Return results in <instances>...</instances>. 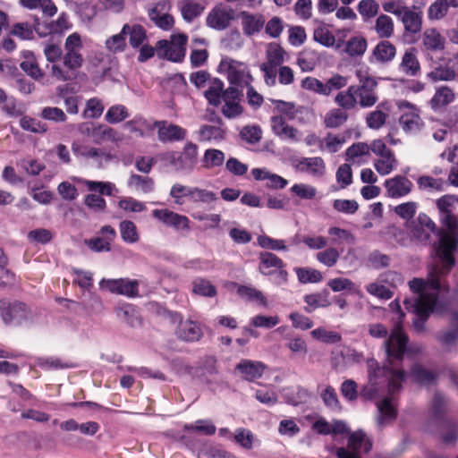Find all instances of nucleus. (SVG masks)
Returning a JSON list of instances; mask_svg holds the SVG:
<instances>
[{"label": "nucleus", "instance_id": "obj_1", "mask_svg": "<svg viewBox=\"0 0 458 458\" xmlns=\"http://www.w3.org/2000/svg\"><path fill=\"white\" fill-rule=\"evenodd\" d=\"M458 202L453 195H445L437 202L440 220L447 231L438 233V242L435 244L436 255L441 267L436 265L428 272L427 280L414 278L409 282L411 290L416 294L413 299L405 300V308L416 316L414 328L418 332L424 330V325L433 312H441L437 306V296L442 287L440 279L450 272L455 264L454 252L458 247V219L452 213V207Z\"/></svg>", "mask_w": 458, "mask_h": 458}, {"label": "nucleus", "instance_id": "obj_2", "mask_svg": "<svg viewBox=\"0 0 458 458\" xmlns=\"http://www.w3.org/2000/svg\"><path fill=\"white\" fill-rule=\"evenodd\" d=\"M407 344L408 337L397 325L384 344L387 355L385 365L379 367L375 359L367 360L369 381L361 389L360 395L368 400L374 399L387 382L388 395L377 403V424L379 428L390 424L396 417L393 395L401 389L405 377L404 371L396 362L403 360Z\"/></svg>", "mask_w": 458, "mask_h": 458}, {"label": "nucleus", "instance_id": "obj_3", "mask_svg": "<svg viewBox=\"0 0 458 458\" xmlns=\"http://www.w3.org/2000/svg\"><path fill=\"white\" fill-rule=\"evenodd\" d=\"M71 180L79 184H83L91 192H98L99 195L90 193L85 196L83 203L90 210L96 213H103L106 209V201L100 195L113 196L117 191L116 186L111 182L91 181L81 177L72 176Z\"/></svg>", "mask_w": 458, "mask_h": 458}, {"label": "nucleus", "instance_id": "obj_4", "mask_svg": "<svg viewBox=\"0 0 458 458\" xmlns=\"http://www.w3.org/2000/svg\"><path fill=\"white\" fill-rule=\"evenodd\" d=\"M158 158L177 172L191 171L197 164L198 146L195 143L187 142L182 152L167 151L158 155Z\"/></svg>", "mask_w": 458, "mask_h": 458}, {"label": "nucleus", "instance_id": "obj_5", "mask_svg": "<svg viewBox=\"0 0 458 458\" xmlns=\"http://www.w3.org/2000/svg\"><path fill=\"white\" fill-rule=\"evenodd\" d=\"M355 75L359 81L358 85H352L355 91V98L362 108L373 106L378 100L377 94V82L364 69H358Z\"/></svg>", "mask_w": 458, "mask_h": 458}, {"label": "nucleus", "instance_id": "obj_6", "mask_svg": "<svg viewBox=\"0 0 458 458\" xmlns=\"http://www.w3.org/2000/svg\"><path fill=\"white\" fill-rule=\"evenodd\" d=\"M219 70L226 75L231 85L249 86L253 81L248 65L243 62L225 57L221 60Z\"/></svg>", "mask_w": 458, "mask_h": 458}, {"label": "nucleus", "instance_id": "obj_7", "mask_svg": "<svg viewBox=\"0 0 458 458\" xmlns=\"http://www.w3.org/2000/svg\"><path fill=\"white\" fill-rule=\"evenodd\" d=\"M188 38L184 34L172 35L170 41L159 40L156 50L159 57L172 62H181L186 54Z\"/></svg>", "mask_w": 458, "mask_h": 458}, {"label": "nucleus", "instance_id": "obj_8", "mask_svg": "<svg viewBox=\"0 0 458 458\" xmlns=\"http://www.w3.org/2000/svg\"><path fill=\"white\" fill-rule=\"evenodd\" d=\"M259 270L264 276L276 275V284H285L288 273L285 269L284 262L276 254L268 251H263L259 256Z\"/></svg>", "mask_w": 458, "mask_h": 458}, {"label": "nucleus", "instance_id": "obj_9", "mask_svg": "<svg viewBox=\"0 0 458 458\" xmlns=\"http://www.w3.org/2000/svg\"><path fill=\"white\" fill-rule=\"evenodd\" d=\"M372 444L362 430H357L351 434L347 447L336 450L338 458H360L362 454L371 449Z\"/></svg>", "mask_w": 458, "mask_h": 458}, {"label": "nucleus", "instance_id": "obj_10", "mask_svg": "<svg viewBox=\"0 0 458 458\" xmlns=\"http://www.w3.org/2000/svg\"><path fill=\"white\" fill-rule=\"evenodd\" d=\"M235 18L234 10L224 4L214 6L206 18L208 27L216 30H226Z\"/></svg>", "mask_w": 458, "mask_h": 458}, {"label": "nucleus", "instance_id": "obj_11", "mask_svg": "<svg viewBox=\"0 0 458 458\" xmlns=\"http://www.w3.org/2000/svg\"><path fill=\"white\" fill-rule=\"evenodd\" d=\"M99 287L111 293L124 295L129 298L139 295V282L129 278L105 279L99 282Z\"/></svg>", "mask_w": 458, "mask_h": 458}, {"label": "nucleus", "instance_id": "obj_12", "mask_svg": "<svg viewBox=\"0 0 458 458\" xmlns=\"http://www.w3.org/2000/svg\"><path fill=\"white\" fill-rule=\"evenodd\" d=\"M242 92L237 88L230 86L223 92L224 105L222 114L229 119L241 115L243 108L241 105Z\"/></svg>", "mask_w": 458, "mask_h": 458}, {"label": "nucleus", "instance_id": "obj_13", "mask_svg": "<svg viewBox=\"0 0 458 458\" xmlns=\"http://www.w3.org/2000/svg\"><path fill=\"white\" fill-rule=\"evenodd\" d=\"M170 4L167 0H160L148 9V17L154 24L164 30L174 27V17L169 14Z\"/></svg>", "mask_w": 458, "mask_h": 458}, {"label": "nucleus", "instance_id": "obj_14", "mask_svg": "<svg viewBox=\"0 0 458 458\" xmlns=\"http://www.w3.org/2000/svg\"><path fill=\"white\" fill-rule=\"evenodd\" d=\"M386 194L392 199H400L409 195L413 188L412 182L404 175H395L384 182Z\"/></svg>", "mask_w": 458, "mask_h": 458}, {"label": "nucleus", "instance_id": "obj_15", "mask_svg": "<svg viewBox=\"0 0 458 458\" xmlns=\"http://www.w3.org/2000/svg\"><path fill=\"white\" fill-rule=\"evenodd\" d=\"M82 48V42L80 34L74 32L67 37L64 43V55L63 58L68 64L81 68L83 64L84 59L81 54Z\"/></svg>", "mask_w": 458, "mask_h": 458}, {"label": "nucleus", "instance_id": "obj_16", "mask_svg": "<svg viewBox=\"0 0 458 458\" xmlns=\"http://www.w3.org/2000/svg\"><path fill=\"white\" fill-rule=\"evenodd\" d=\"M72 150L76 157L92 160L97 163H101L103 160L109 161L111 159L110 154L104 148L91 147L79 141H74L72 144Z\"/></svg>", "mask_w": 458, "mask_h": 458}, {"label": "nucleus", "instance_id": "obj_17", "mask_svg": "<svg viewBox=\"0 0 458 458\" xmlns=\"http://www.w3.org/2000/svg\"><path fill=\"white\" fill-rule=\"evenodd\" d=\"M266 369L262 361L243 359L235 366L234 372L242 379L252 382L260 378Z\"/></svg>", "mask_w": 458, "mask_h": 458}, {"label": "nucleus", "instance_id": "obj_18", "mask_svg": "<svg viewBox=\"0 0 458 458\" xmlns=\"http://www.w3.org/2000/svg\"><path fill=\"white\" fill-rule=\"evenodd\" d=\"M293 166L313 177H321L326 172V164L319 157L296 158L293 161Z\"/></svg>", "mask_w": 458, "mask_h": 458}, {"label": "nucleus", "instance_id": "obj_19", "mask_svg": "<svg viewBox=\"0 0 458 458\" xmlns=\"http://www.w3.org/2000/svg\"><path fill=\"white\" fill-rule=\"evenodd\" d=\"M270 125L273 133L281 140L294 142L300 140V131L298 129L288 124L283 115L271 116Z\"/></svg>", "mask_w": 458, "mask_h": 458}, {"label": "nucleus", "instance_id": "obj_20", "mask_svg": "<svg viewBox=\"0 0 458 458\" xmlns=\"http://www.w3.org/2000/svg\"><path fill=\"white\" fill-rule=\"evenodd\" d=\"M403 106L408 108L404 111L399 119L400 126L406 133H417L420 131L424 126V123L420 118L419 112L410 103L405 102Z\"/></svg>", "mask_w": 458, "mask_h": 458}, {"label": "nucleus", "instance_id": "obj_21", "mask_svg": "<svg viewBox=\"0 0 458 458\" xmlns=\"http://www.w3.org/2000/svg\"><path fill=\"white\" fill-rule=\"evenodd\" d=\"M158 129L157 136L161 142H174L183 140L187 135V131L182 127L167 123L165 121L155 122Z\"/></svg>", "mask_w": 458, "mask_h": 458}, {"label": "nucleus", "instance_id": "obj_22", "mask_svg": "<svg viewBox=\"0 0 458 458\" xmlns=\"http://www.w3.org/2000/svg\"><path fill=\"white\" fill-rule=\"evenodd\" d=\"M155 218L176 230H189L190 220L187 216L174 213L168 209H155L152 211Z\"/></svg>", "mask_w": 458, "mask_h": 458}, {"label": "nucleus", "instance_id": "obj_23", "mask_svg": "<svg viewBox=\"0 0 458 458\" xmlns=\"http://www.w3.org/2000/svg\"><path fill=\"white\" fill-rule=\"evenodd\" d=\"M22 55L24 60L20 64L21 69L35 81L41 82L43 85H49L51 82L48 78H46L44 72L39 68L33 53L24 51Z\"/></svg>", "mask_w": 458, "mask_h": 458}, {"label": "nucleus", "instance_id": "obj_24", "mask_svg": "<svg viewBox=\"0 0 458 458\" xmlns=\"http://www.w3.org/2000/svg\"><path fill=\"white\" fill-rule=\"evenodd\" d=\"M47 68L51 77L58 81L74 80L80 69L72 64H68L64 58H62V61H58L56 64L47 65Z\"/></svg>", "mask_w": 458, "mask_h": 458}, {"label": "nucleus", "instance_id": "obj_25", "mask_svg": "<svg viewBox=\"0 0 458 458\" xmlns=\"http://www.w3.org/2000/svg\"><path fill=\"white\" fill-rule=\"evenodd\" d=\"M123 127L140 138H146L152 135L156 124L140 115H136L131 120L126 122Z\"/></svg>", "mask_w": 458, "mask_h": 458}, {"label": "nucleus", "instance_id": "obj_26", "mask_svg": "<svg viewBox=\"0 0 458 458\" xmlns=\"http://www.w3.org/2000/svg\"><path fill=\"white\" fill-rule=\"evenodd\" d=\"M176 335L183 341L195 342L201 338L203 332L199 323L187 319L180 321Z\"/></svg>", "mask_w": 458, "mask_h": 458}, {"label": "nucleus", "instance_id": "obj_27", "mask_svg": "<svg viewBox=\"0 0 458 458\" xmlns=\"http://www.w3.org/2000/svg\"><path fill=\"white\" fill-rule=\"evenodd\" d=\"M251 174L257 181H267L266 187L270 189H284L288 184L286 179L271 173L267 168H253Z\"/></svg>", "mask_w": 458, "mask_h": 458}, {"label": "nucleus", "instance_id": "obj_28", "mask_svg": "<svg viewBox=\"0 0 458 458\" xmlns=\"http://www.w3.org/2000/svg\"><path fill=\"white\" fill-rule=\"evenodd\" d=\"M346 161L351 165H360L366 163L370 157V147L365 142H358L346 149Z\"/></svg>", "mask_w": 458, "mask_h": 458}, {"label": "nucleus", "instance_id": "obj_29", "mask_svg": "<svg viewBox=\"0 0 458 458\" xmlns=\"http://www.w3.org/2000/svg\"><path fill=\"white\" fill-rule=\"evenodd\" d=\"M242 26L243 33L248 36H253L259 33L265 25V19L259 13L251 14L247 12L241 13Z\"/></svg>", "mask_w": 458, "mask_h": 458}, {"label": "nucleus", "instance_id": "obj_30", "mask_svg": "<svg viewBox=\"0 0 458 458\" xmlns=\"http://www.w3.org/2000/svg\"><path fill=\"white\" fill-rule=\"evenodd\" d=\"M454 99L455 94L453 89L447 86H441L436 89L429 105L432 110L438 111L453 103Z\"/></svg>", "mask_w": 458, "mask_h": 458}, {"label": "nucleus", "instance_id": "obj_31", "mask_svg": "<svg viewBox=\"0 0 458 458\" xmlns=\"http://www.w3.org/2000/svg\"><path fill=\"white\" fill-rule=\"evenodd\" d=\"M406 32L417 34L422 29V14L408 8L400 17Z\"/></svg>", "mask_w": 458, "mask_h": 458}, {"label": "nucleus", "instance_id": "obj_32", "mask_svg": "<svg viewBox=\"0 0 458 458\" xmlns=\"http://www.w3.org/2000/svg\"><path fill=\"white\" fill-rule=\"evenodd\" d=\"M122 32L129 36V43L133 48L140 47L147 39L146 30L140 24L126 23L123 26Z\"/></svg>", "mask_w": 458, "mask_h": 458}, {"label": "nucleus", "instance_id": "obj_33", "mask_svg": "<svg viewBox=\"0 0 458 458\" xmlns=\"http://www.w3.org/2000/svg\"><path fill=\"white\" fill-rule=\"evenodd\" d=\"M200 141L219 142L225 138V129L221 125L203 124L198 131Z\"/></svg>", "mask_w": 458, "mask_h": 458}, {"label": "nucleus", "instance_id": "obj_34", "mask_svg": "<svg viewBox=\"0 0 458 458\" xmlns=\"http://www.w3.org/2000/svg\"><path fill=\"white\" fill-rule=\"evenodd\" d=\"M422 42L424 47L431 51L442 50L445 47V38L434 28L425 30Z\"/></svg>", "mask_w": 458, "mask_h": 458}, {"label": "nucleus", "instance_id": "obj_35", "mask_svg": "<svg viewBox=\"0 0 458 458\" xmlns=\"http://www.w3.org/2000/svg\"><path fill=\"white\" fill-rule=\"evenodd\" d=\"M275 109L285 115L289 120H299V114H302L307 108L302 106H296L293 102L283 100H273Z\"/></svg>", "mask_w": 458, "mask_h": 458}, {"label": "nucleus", "instance_id": "obj_36", "mask_svg": "<svg viewBox=\"0 0 458 458\" xmlns=\"http://www.w3.org/2000/svg\"><path fill=\"white\" fill-rule=\"evenodd\" d=\"M127 186L142 193H149L154 191L155 183L152 178L132 174L127 181Z\"/></svg>", "mask_w": 458, "mask_h": 458}, {"label": "nucleus", "instance_id": "obj_37", "mask_svg": "<svg viewBox=\"0 0 458 458\" xmlns=\"http://www.w3.org/2000/svg\"><path fill=\"white\" fill-rule=\"evenodd\" d=\"M413 380L422 386H430L435 384L437 374L435 371L426 369L420 364H415L411 369Z\"/></svg>", "mask_w": 458, "mask_h": 458}, {"label": "nucleus", "instance_id": "obj_38", "mask_svg": "<svg viewBox=\"0 0 458 458\" xmlns=\"http://www.w3.org/2000/svg\"><path fill=\"white\" fill-rule=\"evenodd\" d=\"M224 91V82L214 78L209 81L208 89L204 92V96L211 106H217L221 104Z\"/></svg>", "mask_w": 458, "mask_h": 458}, {"label": "nucleus", "instance_id": "obj_39", "mask_svg": "<svg viewBox=\"0 0 458 458\" xmlns=\"http://www.w3.org/2000/svg\"><path fill=\"white\" fill-rule=\"evenodd\" d=\"M401 68L409 76H416L420 70V65L416 55V49L410 48L403 55Z\"/></svg>", "mask_w": 458, "mask_h": 458}, {"label": "nucleus", "instance_id": "obj_40", "mask_svg": "<svg viewBox=\"0 0 458 458\" xmlns=\"http://www.w3.org/2000/svg\"><path fill=\"white\" fill-rule=\"evenodd\" d=\"M396 55L395 47L387 40L380 41L373 50V55L380 63L392 61Z\"/></svg>", "mask_w": 458, "mask_h": 458}, {"label": "nucleus", "instance_id": "obj_41", "mask_svg": "<svg viewBox=\"0 0 458 458\" xmlns=\"http://www.w3.org/2000/svg\"><path fill=\"white\" fill-rule=\"evenodd\" d=\"M179 8L183 20L188 22L192 21L204 11V6L193 0H182L179 4Z\"/></svg>", "mask_w": 458, "mask_h": 458}, {"label": "nucleus", "instance_id": "obj_42", "mask_svg": "<svg viewBox=\"0 0 458 458\" xmlns=\"http://www.w3.org/2000/svg\"><path fill=\"white\" fill-rule=\"evenodd\" d=\"M225 160V155L222 150L208 148L205 150L201 158V165L206 169H213L221 166Z\"/></svg>", "mask_w": 458, "mask_h": 458}, {"label": "nucleus", "instance_id": "obj_43", "mask_svg": "<svg viewBox=\"0 0 458 458\" xmlns=\"http://www.w3.org/2000/svg\"><path fill=\"white\" fill-rule=\"evenodd\" d=\"M418 188L428 192H440L445 190L446 182L441 178L422 175L417 179Z\"/></svg>", "mask_w": 458, "mask_h": 458}, {"label": "nucleus", "instance_id": "obj_44", "mask_svg": "<svg viewBox=\"0 0 458 458\" xmlns=\"http://www.w3.org/2000/svg\"><path fill=\"white\" fill-rule=\"evenodd\" d=\"M374 30L380 38H391L394 30L393 19L386 14H380L375 21Z\"/></svg>", "mask_w": 458, "mask_h": 458}, {"label": "nucleus", "instance_id": "obj_45", "mask_svg": "<svg viewBox=\"0 0 458 458\" xmlns=\"http://www.w3.org/2000/svg\"><path fill=\"white\" fill-rule=\"evenodd\" d=\"M122 140L121 134L106 124H98L94 142L100 144L104 141L118 142Z\"/></svg>", "mask_w": 458, "mask_h": 458}, {"label": "nucleus", "instance_id": "obj_46", "mask_svg": "<svg viewBox=\"0 0 458 458\" xmlns=\"http://www.w3.org/2000/svg\"><path fill=\"white\" fill-rule=\"evenodd\" d=\"M335 102L344 111L354 109L358 105V100L355 98L353 86L351 85L347 89L340 91L335 96Z\"/></svg>", "mask_w": 458, "mask_h": 458}, {"label": "nucleus", "instance_id": "obj_47", "mask_svg": "<svg viewBox=\"0 0 458 458\" xmlns=\"http://www.w3.org/2000/svg\"><path fill=\"white\" fill-rule=\"evenodd\" d=\"M396 166V158L394 152L378 156L374 161V167L380 175L389 174Z\"/></svg>", "mask_w": 458, "mask_h": 458}, {"label": "nucleus", "instance_id": "obj_48", "mask_svg": "<svg viewBox=\"0 0 458 458\" xmlns=\"http://www.w3.org/2000/svg\"><path fill=\"white\" fill-rule=\"evenodd\" d=\"M348 119L346 111L341 108H334L328 111L324 118L327 128H337L344 124Z\"/></svg>", "mask_w": 458, "mask_h": 458}, {"label": "nucleus", "instance_id": "obj_49", "mask_svg": "<svg viewBox=\"0 0 458 458\" xmlns=\"http://www.w3.org/2000/svg\"><path fill=\"white\" fill-rule=\"evenodd\" d=\"M121 238L126 243H135L140 240L137 227L132 221L123 220L119 224Z\"/></svg>", "mask_w": 458, "mask_h": 458}, {"label": "nucleus", "instance_id": "obj_50", "mask_svg": "<svg viewBox=\"0 0 458 458\" xmlns=\"http://www.w3.org/2000/svg\"><path fill=\"white\" fill-rule=\"evenodd\" d=\"M128 117L129 112L127 107L123 105L117 104L110 106L107 109L106 114L105 115V120L108 123L115 124L122 123Z\"/></svg>", "mask_w": 458, "mask_h": 458}, {"label": "nucleus", "instance_id": "obj_51", "mask_svg": "<svg viewBox=\"0 0 458 458\" xmlns=\"http://www.w3.org/2000/svg\"><path fill=\"white\" fill-rule=\"evenodd\" d=\"M450 8L447 0H436L428 9V18L430 21H439L444 19Z\"/></svg>", "mask_w": 458, "mask_h": 458}, {"label": "nucleus", "instance_id": "obj_52", "mask_svg": "<svg viewBox=\"0 0 458 458\" xmlns=\"http://www.w3.org/2000/svg\"><path fill=\"white\" fill-rule=\"evenodd\" d=\"M367 49V41L361 36H356L349 39L345 44L344 51L350 56L362 55Z\"/></svg>", "mask_w": 458, "mask_h": 458}, {"label": "nucleus", "instance_id": "obj_53", "mask_svg": "<svg viewBox=\"0 0 458 458\" xmlns=\"http://www.w3.org/2000/svg\"><path fill=\"white\" fill-rule=\"evenodd\" d=\"M36 364L45 369H63L74 367L72 362L63 360L58 357L38 358Z\"/></svg>", "mask_w": 458, "mask_h": 458}, {"label": "nucleus", "instance_id": "obj_54", "mask_svg": "<svg viewBox=\"0 0 458 458\" xmlns=\"http://www.w3.org/2000/svg\"><path fill=\"white\" fill-rule=\"evenodd\" d=\"M284 50L276 44H270L267 50V61L265 64L270 66L280 67L284 62Z\"/></svg>", "mask_w": 458, "mask_h": 458}, {"label": "nucleus", "instance_id": "obj_55", "mask_svg": "<svg viewBox=\"0 0 458 458\" xmlns=\"http://www.w3.org/2000/svg\"><path fill=\"white\" fill-rule=\"evenodd\" d=\"M105 106L101 99L98 98H91L86 102L85 109L83 110V116L85 118L96 119L102 115Z\"/></svg>", "mask_w": 458, "mask_h": 458}, {"label": "nucleus", "instance_id": "obj_56", "mask_svg": "<svg viewBox=\"0 0 458 458\" xmlns=\"http://www.w3.org/2000/svg\"><path fill=\"white\" fill-rule=\"evenodd\" d=\"M340 252L333 247L323 250L316 254L317 260L326 267H332L339 260Z\"/></svg>", "mask_w": 458, "mask_h": 458}, {"label": "nucleus", "instance_id": "obj_57", "mask_svg": "<svg viewBox=\"0 0 458 458\" xmlns=\"http://www.w3.org/2000/svg\"><path fill=\"white\" fill-rule=\"evenodd\" d=\"M310 335L317 340L325 344H336L342 340L340 334L335 331H328L324 327H318L310 332Z\"/></svg>", "mask_w": 458, "mask_h": 458}, {"label": "nucleus", "instance_id": "obj_58", "mask_svg": "<svg viewBox=\"0 0 458 458\" xmlns=\"http://www.w3.org/2000/svg\"><path fill=\"white\" fill-rule=\"evenodd\" d=\"M40 116L47 121L53 123H64L67 120V115L63 109L56 106H45L40 112Z\"/></svg>", "mask_w": 458, "mask_h": 458}, {"label": "nucleus", "instance_id": "obj_59", "mask_svg": "<svg viewBox=\"0 0 458 458\" xmlns=\"http://www.w3.org/2000/svg\"><path fill=\"white\" fill-rule=\"evenodd\" d=\"M20 126L23 130L34 133H44L47 131L46 123L30 116H22L20 120Z\"/></svg>", "mask_w": 458, "mask_h": 458}, {"label": "nucleus", "instance_id": "obj_60", "mask_svg": "<svg viewBox=\"0 0 458 458\" xmlns=\"http://www.w3.org/2000/svg\"><path fill=\"white\" fill-rule=\"evenodd\" d=\"M117 206L124 212L139 213L146 210V205L132 197H123L118 202Z\"/></svg>", "mask_w": 458, "mask_h": 458}, {"label": "nucleus", "instance_id": "obj_61", "mask_svg": "<svg viewBox=\"0 0 458 458\" xmlns=\"http://www.w3.org/2000/svg\"><path fill=\"white\" fill-rule=\"evenodd\" d=\"M333 208L345 215H353L359 208V204L354 199H335L332 203Z\"/></svg>", "mask_w": 458, "mask_h": 458}, {"label": "nucleus", "instance_id": "obj_62", "mask_svg": "<svg viewBox=\"0 0 458 458\" xmlns=\"http://www.w3.org/2000/svg\"><path fill=\"white\" fill-rule=\"evenodd\" d=\"M345 142V137L341 134L327 133L323 139L324 151L337 152Z\"/></svg>", "mask_w": 458, "mask_h": 458}, {"label": "nucleus", "instance_id": "obj_63", "mask_svg": "<svg viewBox=\"0 0 458 458\" xmlns=\"http://www.w3.org/2000/svg\"><path fill=\"white\" fill-rule=\"evenodd\" d=\"M321 398L327 407L338 411L341 410L340 402L334 387L327 386L321 393Z\"/></svg>", "mask_w": 458, "mask_h": 458}, {"label": "nucleus", "instance_id": "obj_64", "mask_svg": "<svg viewBox=\"0 0 458 458\" xmlns=\"http://www.w3.org/2000/svg\"><path fill=\"white\" fill-rule=\"evenodd\" d=\"M194 293L201 296L213 297L216 294V287L205 279H196L192 283Z\"/></svg>", "mask_w": 458, "mask_h": 458}]
</instances>
